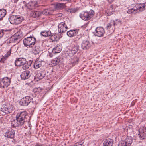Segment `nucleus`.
<instances>
[{
    "instance_id": "obj_1",
    "label": "nucleus",
    "mask_w": 146,
    "mask_h": 146,
    "mask_svg": "<svg viewBox=\"0 0 146 146\" xmlns=\"http://www.w3.org/2000/svg\"><path fill=\"white\" fill-rule=\"evenodd\" d=\"M27 113L25 111L21 112L17 114L16 120H13L11 122L12 127H16L22 126L25 123Z\"/></svg>"
},
{
    "instance_id": "obj_2",
    "label": "nucleus",
    "mask_w": 146,
    "mask_h": 146,
    "mask_svg": "<svg viewBox=\"0 0 146 146\" xmlns=\"http://www.w3.org/2000/svg\"><path fill=\"white\" fill-rule=\"evenodd\" d=\"M13 110L12 105L9 104H4L1 108L0 113L2 115L8 114L10 113Z\"/></svg>"
},
{
    "instance_id": "obj_3",
    "label": "nucleus",
    "mask_w": 146,
    "mask_h": 146,
    "mask_svg": "<svg viewBox=\"0 0 146 146\" xmlns=\"http://www.w3.org/2000/svg\"><path fill=\"white\" fill-rule=\"evenodd\" d=\"M24 20L23 17L19 15H11L9 17V20L11 24L18 25Z\"/></svg>"
},
{
    "instance_id": "obj_4",
    "label": "nucleus",
    "mask_w": 146,
    "mask_h": 146,
    "mask_svg": "<svg viewBox=\"0 0 146 146\" xmlns=\"http://www.w3.org/2000/svg\"><path fill=\"white\" fill-rule=\"evenodd\" d=\"M94 11L90 10L89 12H85L83 13H81L80 14V17L82 20L85 21H88L94 15Z\"/></svg>"
},
{
    "instance_id": "obj_5",
    "label": "nucleus",
    "mask_w": 146,
    "mask_h": 146,
    "mask_svg": "<svg viewBox=\"0 0 146 146\" xmlns=\"http://www.w3.org/2000/svg\"><path fill=\"white\" fill-rule=\"evenodd\" d=\"M36 40L35 37H27L23 40V42L26 46L31 47L35 44Z\"/></svg>"
},
{
    "instance_id": "obj_6",
    "label": "nucleus",
    "mask_w": 146,
    "mask_h": 146,
    "mask_svg": "<svg viewBox=\"0 0 146 146\" xmlns=\"http://www.w3.org/2000/svg\"><path fill=\"white\" fill-rule=\"evenodd\" d=\"M11 82L10 78L7 77L0 79V88H7L10 85Z\"/></svg>"
},
{
    "instance_id": "obj_7",
    "label": "nucleus",
    "mask_w": 146,
    "mask_h": 146,
    "mask_svg": "<svg viewBox=\"0 0 146 146\" xmlns=\"http://www.w3.org/2000/svg\"><path fill=\"white\" fill-rule=\"evenodd\" d=\"M33 100V98L29 96H26L22 98L20 101L21 105L26 106L30 104Z\"/></svg>"
},
{
    "instance_id": "obj_8",
    "label": "nucleus",
    "mask_w": 146,
    "mask_h": 146,
    "mask_svg": "<svg viewBox=\"0 0 146 146\" xmlns=\"http://www.w3.org/2000/svg\"><path fill=\"white\" fill-rule=\"evenodd\" d=\"M133 139L131 137H127L124 140H122L119 144L120 146H130L133 141Z\"/></svg>"
},
{
    "instance_id": "obj_9",
    "label": "nucleus",
    "mask_w": 146,
    "mask_h": 146,
    "mask_svg": "<svg viewBox=\"0 0 146 146\" xmlns=\"http://www.w3.org/2000/svg\"><path fill=\"white\" fill-rule=\"evenodd\" d=\"M138 135L141 140L146 139V127H141L139 130Z\"/></svg>"
},
{
    "instance_id": "obj_10",
    "label": "nucleus",
    "mask_w": 146,
    "mask_h": 146,
    "mask_svg": "<svg viewBox=\"0 0 146 146\" xmlns=\"http://www.w3.org/2000/svg\"><path fill=\"white\" fill-rule=\"evenodd\" d=\"M26 62V59L23 58H19L16 59L15 61V64L16 66H22Z\"/></svg>"
},
{
    "instance_id": "obj_11",
    "label": "nucleus",
    "mask_w": 146,
    "mask_h": 146,
    "mask_svg": "<svg viewBox=\"0 0 146 146\" xmlns=\"http://www.w3.org/2000/svg\"><path fill=\"white\" fill-rule=\"evenodd\" d=\"M68 27L64 22L60 23L58 25V31L59 33L64 32L67 30Z\"/></svg>"
},
{
    "instance_id": "obj_12",
    "label": "nucleus",
    "mask_w": 146,
    "mask_h": 146,
    "mask_svg": "<svg viewBox=\"0 0 146 146\" xmlns=\"http://www.w3.org/2000/svg\"><path fill=\"white\" fill-rule=\"evenodd\" d=\"M15 133L14 130L10 128L5 132V136L7 138H13L14 136Z\"/></svg>"
},
{
    "instance_id": "obj_13",
    "label": "nucleus",
    "mask_w": 146,
    "mask_h": 146,
    "mask_svg": "<svg viewBox=\"0 0 146 146\" xmlns=\"http://www.w3.org/2000/svg\"><path fill=\"white\" fill-rule=\"evenodd\" d=\"M95 35L97 36H102L104 33V29L101 27H97L95 29Z\"/></svg>"
},
{
    "instance_id": "obj_14",
    "label": "nucleus",
    "mask_w": 146,
    "mask_h": 146,
    "mask_svg": "<svg viewBox=\"0 0 146 146\" xmlns=\"http://www.w3.org/2000/svg\"><path fill=\"white\" fill-rule=\"evenodd\" d=\"M45 62L44 61H42L39 59H37L34 64V67L35 69H37L40 67Z\"/></svg>"
},
{
    "instance_id": "obj_15",
    "label": "nucleus",
    "mask_w": 146,
    "mask_h": 146,
    "mask_svg": "<svg viewBox=\"0 0 146 146\" xmlns=\"http://www.w3.org/2000/svg\"><path fill=\"white\" fill-rule=\"evenodd\" d=\"M30 76V72L27 70L22 72L20 75L21 79L24 80L28 79Z\"/></svg>"
},
{
    "instance_id": "obj_16",
    "label": "nucleus",
    "mask_w": 146,
    "mask_h": 146,
    "mask_svg": "<svg viewBox=\"0 0 146 146\" xmlns=\"http://www.w3.org/2000/svg\"><path fill=\"white\" fill-rule=\"evenodd\" d=\"M90 46V44L88 41L87 40L83 41L81 46L82 48L85 50L88 49Z\"/></svg>"
},
{
    "instance_id": "obj_17",
    "label": "nucleus",
    "mask_w": 146,
    "mask_h": 146,
    "mask_svg": "<svg viewBox=\"0 0 146 146\" xmlns=\"http://www.w3.org/2000/svg\"><path fill=\"white\" fill-rule=\"evenodd\" d=\"M46 75V72L43 70L38 73L36 75L35 78L36 80H38L44 78Z\"/></svg>"
},
{
    "instance_id": "obj_18",
    "label": "nucleus",
    "mask_w": 146,
    "mask_h": 146,
    "mask_svg": "<svg viewBox=\"0 0 146 146\" xmlns=\"http://www.w3.org/2000/svg\"><path fill=\"white\" fill-rule=\"evenodd\" d=\"M114 141L111 139H106L103 143V146H112Z\"/></svg>"
},
{
    "instance_id": "obj_19",
    "label": "nucleus",
    "mask_w": 146,
    "mask_h": 146,
    "mask_svg": "<svg viewBox=\"0 0 146 146\" xmlns=\"http://www.w3.org/2000/svg\"><path fill=\"white\" fill-rule=\"evenodd\" d=\"M78 30H70L68 31L67 34L68 36H78Z\"/></svg>"
},
{
    "instance_id": "obj_20",
    "label": "nucleus",
    "mask_w": 146,
    "mask_h": 146,
    "mask_svg": "<svg viewBox=\"0 0 146 146\" xmlns=\"http://www.w3.org/2000/svg\"><path fill=\"white\" fill-rule=\"evenodd\" d=\"M42 14V12L40 11H33L30 13V16L34 18L39 17Z\"/></svg>"
},
{
    "instance_id": "obj_21",
    "label": "nucleus",
    "mask_w": 146,
    "mask_h": 146,
    "mask_svg": "<svg viewBox=\"0 0 146 146\" xmlns=\"http://www.w3.org/2000/svg\"><path fill=\"white\" fill-rule=\"evenodd\" d=\"M114 9L113 8V6L112 5L110 6V8L105 12V14L107 16H109L111 15L114 12Z\"/></svg>"
},
{
    "instance_id": "obj_22",
    "label": "nucleus",
    "mask_w": 146,
    "mask_h": 146,
    "mask_svg": "<svg viewBox=\"0 0 146 146\" xmlns=\"http://www.w3.org/2000/svg\"><path fill=\"white\" fill-rule=\"evenodd\" d=\"M36 5V2L35 1H32L29 2L27 4L25 5V7L28 9H31L34 8Z\"/></svg>"
},
{
    "instance_id": "obj_23",
    "label": "nucleus",
    "mask_w": 146,
    "mask_h": 146,
    "mask_svg": "<svg viewBox=\"0 0 146 146\" xmlns=\"http://www.w3.org/2000/svg\"><path fill=\"white\" fill-rule=\"evenodd\" d=\"M62 48V46L60 45L54 47L52 50V52L54 54L60 52Z\"/></svg>"
},
{
    "instance_id": "obj_24",
    "label": "nucleus",
    "mask_w": 146,
    "mask_h": 146,
    "mask_svg": "<svg viewBox=\"0 0 146 146\" xmlns=\"http://www.w3.org/2000/svg\"><path fill=\"white\" fill-rule=\"evenodd\" d=\"M136 5L138 13L140 11H142L145 9V5L144 4H137Z\"/></svg>"
},
{
    "instance_id": "obj_25",
    "label": "nucleus",
    "mask_w": 146,
    "mask_h": 146,
    "mask_svg": "<svg viewBox=\"0 0 146 146\" xmlns=\"http://www.w3.org/2000/svg\"><path fill=\"white\" fill-rule=\"evenodd\" d=\"M11 53V51L10 50L8 51L4 56H3L2 58H1L0 62L2 63H4V61L6 60L7 58L10 55Z\"/></svg>"
},
{
    "instance_id": "obj_26",
    "label": "nucleus",
    "mask_w": 146,
    "mask_h": 146,
    "mask_svg": "<svg viewBox=\"0 0 146 146\" xmlns=\"http://www.w3.org/2000/svg\"><path fill=\"white\" fill-rule=\"evenodd\" d=\"M65 3H57L54 5V7L56 9H61L65 7Z\"/></svg>"
},
{
    "instance_id": "obj_27",
    "label": "nucleus",
    "mask_w": 146,
    "mask_h": 146,
    "mask_svg": "<svg viewBox=\"0 0 146 146\" xmlns=\"http://www.w3.org/2000/svg\"><path fill=\"white\" fill-rule=\"evenodd\" d=\"M127 13L129 14H135L137 13H138L137 8H136V6L135 5L134 7L130 9L127 11Z\"/></svg>"
},
{
    "instance_id": "obj_28",
    "label": "nucleus",
    "mask_w": 146,
    "mask_h": 146,
    "mask_svg": "<svg viewBox=\"0 0 146 146\" xmlns=\"http://www.w3.org/2000/svg\"><path fill=\"white\" fill-rule=\"evenodd\" d=\"M32 62V61L30 60L27 62L25 63L24 64H23L22 67L23 69L25 70L29 68L31 65Z\"/></svg>"
},
{
    "instance_id": "obj_29",
    "label": "nucleus",
    "mask_w": 146,
    "mask_h": 146,
    "mask_svg": "<svg viewBox=\"0 0 146 146\" xmlns=\"http://www.w3.org/2000/svg\"><path fill=\"white\" fill-rule=\"evenodd\" d=\"M40 34L41 35L43 36H53L51 35V33L50 31H42Z\"/></svg>"
},
{
    "instance_id": "obj_30",
    "label": "nucleus",
    "mask_w": 146,
    "mask_h": 146,
    "mask_svg": "<svg viewBox=\"0 0 146 146\" xmlns=\"http://www.w3.org/2000/svg\"><path fill=\"white\" fill-rule=\"evenodd\" d=\"M6 14V10L3 9H0V20L1 21L3 19V18Z\"/></svg>"
},
{
    "instance_id": "obj_31",
    "label": "nucleus",
    "mask_w": 146,
    "mask_h": 146,
    "mask_svg": "<svg viewBox=\"0 0 146 146\" xmlns=\"http://www.w3.org/2000/svg\"><path fill=\"white\" fill-rule=\"evenodd\" d=\"M60 58L58 56L54 59L52 60H51V62L53 64V65L55 66L57 65L60 62Z\"/></svg>"
},
{
    "instance_id": "obj_32",
    "label": "nucleus",
    "mask_w": 146,
    "mask_h": 146,
    "mask_svg": "<svg viewBox=\"0 0 146 146\" xmlns=\"http://www.w3.org/2000/svg\"><path fill=\"white\" fill-rule=\"evenodd\" d=\"M115 23L114 21L113 20H111V21L110 23H108L107 24L106 26V29H109L111 27H112L113 28L115 26Z\"/></svg>"
},
{
    "instance_id": "obj_33",
    "label": "nucleus",
    "mask_w": 146,
    "mask_h": 146,
    "mask_svg": "<svg viewBox=\"0 0 146 146\" xmlns=\"http://www.w3.org/2000/svg\"><path fill=\"white\" fill-rule=\"evenodd\" d=\"M9 31L8 30H4L2 29L0 31V36H6L8 33H9Z\"/></svg>"
},
{
    "instance_id": "obj_34",
    "label": "nucleus",
    "mask_w": 146,
    "mask_h": 146,
    "mask_svg": "<svg viewBox=\"0 0 146 146\" xmlns=\"http://www.w3.org/2000/svg\"><path fill=\"white\" fill-rule=\"evenodd\" d=\"M78 58L76 57H74L73 58L71 59L70 61L72 64L74 65L75 64H77L78 62Z\"/></svg>"
},
{
    "instance_id": "obj_35",
    "label": "nucleus",
    "mask_w": 146,
    "mask_h": 146,
    "mask_svg": "<svg viewBox=\"0 0 146 146\" xmlns=\"http://www.w3.org/2000/svg\"><path fill=\"white\" fill-rule=\"evenodd\" d=\"M79 49V46L78 45H75L72 49V53L75 54L77 52Z\"/></svg>"
},
{
    "instance_id": "obj_36",
    "label": "nucleus",
    "mask_w": 146,
    "mask_h": 146,
    "mask_svg": "<svg viewBox=\"0 0 146 146\" xmlns=\"http://www.w3.org/2000/svg\"><path fill=\"white\" fill-rule=\"evenodd\" d=\"M85 145L84 141L83 140L79 141V142L76 143L74 145V146H84Z\"/></svg>"
},
{
    "instance_id": "obj_37",
    "label": "nucleus",
    "mask_w": 146,
    "mask_h": 146,
    "mask_svg": "<svg viewBox=\"0 0 146 146\" xmlns=\"http://www.w3.org/2000/svg\"><path fill=\"white\" fill-rule=\"evenodd\" d=\"M42 14L45 15H48L50 14V10L48 9H44L41 12Z\"/></svg>"
},
{
    "instance_id": "obj_38",
    "label": "nucleus",
    "mask_w": 146,
    "mask_h": 146,
    "mask_svg": "<svg viewBox=\"0 0 146 146\" xmlns=\"http://www.w3.org/2000/svg\"><path fill=\"white\" fill-rule=\"evenodd\" d=\"M60 37H50V39L52 42L57 41L60 39Z\"/></svg>"
},
{
    "instance_id": "obj_39",
    "label": "nucleus",
    "mask_w": 146,
    "mask_h": 146,
    "mask_svg": "<svg viewBox=\"0 0 146 146\" xmlns=\"http://www.w3.org/2000/svg\"><path fill=\"white\" fill-rule=\"evenodd\" d=\"M19 37H10V41L11 42H16L17 40L18 39Z\"/></svg>"
},
{
    "instance_id": "obj_40",
    "label": "nucleus",
    "mask_w": 146,
    "mask_h": 146,
    "mask_svg": "<svg viewBox=\"0 0 146 146\" xmlns=\"http://www.w3.org/2000/svg\"><path fill=\"white\" fill-rule=\"evenodd\" d=\"M33 51L35 52V54H38L39 53V50L38 49L37 50V49H36V48H34L33 49Z\"/></svg>"
},
{
    "instance_id": "obj_41",
    "label": "nucleus",
    "mask_w": 146,
    "mask_h": 146,
    "mask_svg": "<svg viewBox=\"0 0 146 146\" xmlns=\"http://www.w3.org/2000/svg\"><path fill=\"white\" fill-rule=\"evenodd\" d=\"M58 1H62L64 2V3H66L68 2L69 0H58Z\"/></svg>"
},
{
    "instance_id": "obj_42",
    "label": "nucleus",
    "mask_w": 146,
    "mask_h": 146,
    "mask_svg": "<svg viewBox=\"0 0 146 146\" xmlns=\"http://www.w3.org/2000/svg\"><path fill=\"white\" fill-rule=\"evenodd\" d=\"M106 0L108 1V2L109 3H110V4L112 3L114 1V0Z\"/></svg>"
},
{
    "instance_id": "obj_43",
    "label": "nucleus",
    "mask_w": 146,
    "mask_h": 146,
    "mask_svg": "<svg viewBox=\"0 0 146 146\" xmlns=\"http://www.w3.org/2000/svg\"><path fill=\"white\" fill-rule=\"evenodd\" d=\"M76 11L75 9H72L71 11H70V12L74 13L75 11Z\"/></svg>"
},
{
    "instance_id": "obj_44",
    "label": "nucleus",
    "mask_w": 146,
    "mask_h": 146,
    "mask_svg": "<svg viewBox=\"0 0 146 146\" xmlns=\"http://www.w3.org/2000/svg\"><path fill=\"white\" fill-rule=\"evenodd\" d=\"M19 0H14V2L15 3H16Z\"/></svg>"
},
{
    "instance_id": "obj_45",
    "label": "nucleus",
    "mask_w": 146,
    "mask_h": 146,
    "mask_svg": "<svg viewBox=\"0 0 146 146\" xmlns=\"http://www.w3.org/2000/svg\"><path fill=\"white\" fill-rule=\"evenodd\" d=\"M19 36V35H13L12 36H14V37H15V36Z\"/></svg>"
},
{
    "instance_id": "obj_46",
    "label": "nucleus",
    "mask_w": 146,
    "mask_h": 146,
    "mask_svg": "<svg viewBox=\"0 0 146 146\" xmlns=\"http://www.w3.org/2000/svg\"><path fill=\"white\" fill-rule=\"evenodd\" d=\"M50 57H52L53 56L51 54H50L49 55Z\"/></svg>"
},
{
    "instance_id": "obj_47",
    "label": "nucleus",
    "mask_w": 146,
    "mask_h": 146,
    "mask_svg": "<svg viewBox=\"0 0 146 146\" xmlns=\"http://www.w3.org/2000/svg\"><path fill=\"white\" fill-rule=\"evenodd\" d=\"M36 88H35V89H34V90L35 91V90H36Z\"/></svg>"
}]
</instances>
